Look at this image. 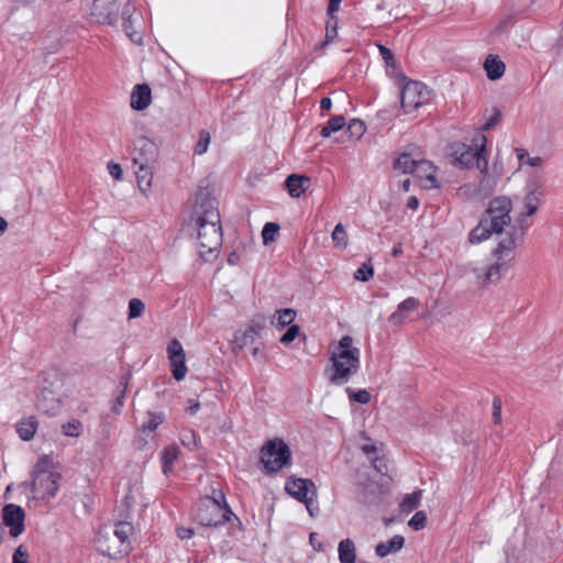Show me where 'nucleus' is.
<instances>
[{
	"label": "nucleus",
	"mask_w": 563,
	"mask_h": 563,
	"mask_svg": "<svg viewBox=\"0 0 563 563\" xmlns=\"http://www.w3.org/2000/svg\"><path fill=\"white\" fill-rule=\"evenodd\" d=\"M12 563H30L27 549L23 545H19L12 555Z\"/></svg>",
	"instance_id": "48"
},
{
	"label": "nucleus",
	"mask_w": 563,
	"mask_h": 563,
	"mask_svg": "<svg viewBox=\"0 0 563 563\" xmlns=\"http://www.w3.org/2000/svg\"><path fill=\"white\" fill-rule=\"evenodd\" d=\"M383 446L382 443L367 439L360 448L368 459H373L383 450Z\"/></svg>",
	"instance_id": "40"
},
{
	"label": "nucleus",
	"mask_w": 563,
	"mask_h": 563,
	"mask_svg": "<svg viewBox=\"0 0 563 563\" xmlns=\"http://www.w3.org/2000/svg\"><path fill=\"white\" fill-rule=\"evenodd\" d=\"M512 200L508 196H497L489 200L478 224L468 233L471 244H479L493 234L499 235L511 224Z\"/></svg>",
	"instance_id": "2"
},
{
	"label": "nucleus",
	"mask_w": 563,
	"mask_h": 563,
	"mask_svg": "<svg viewBox=\"0 0 563 563\" xmlns=\"http://www.w3.org/2000/svg\"><path fill=\"white\" fill-rule=\"evenodd\" d=\"M311 180L308 176L291 174L286 178L285 186L290 197L300 198L310 187Z\"/></svg>",
	"instance_id": "20"
},
{
	"label": "nucleus",
	"mask_w": 563,
	"mask_h": 563,
	"mask_svg": "<svg viewBox=\"0 0 563 563\" xmlns=\"http://www.w3.org/2000/svg\"><path fill=\"white\" fill-rule=\"evenodd\" d=\"M416 174L420 180V185L426 189L439 187L438 168L429 161H419Z\"/></svg>",
	"instance_id": "18"
},
{
	"label": "nucleus",
	"mask_w": 563,
	"mask_h": 563,
	"mask_svg": "<svg viewBox=\"0 0 563 563\" xmlns=\"http://www.w3.org/2000/svg\"><path fill=\"white\" fill-rule=\"evenodd\" d=\"M346 131L351 139L360 140L364 135L366 126L363 121L353 119L349 122Z\"/></svg>",
	"instance_id": "36"
},
{
	"label": "nucleus",
	"mask_w": 563,
	"mask_h": 563,
	"mask_svg": "<svg viewBox=\"0 0 563 563\" xmlns=\"http://www.w3.org/2000/svg\"><path fill=\"white\" fill-rule=\"evenodd\" d=\"M361 367V351L353 345L351 335H343L330 351L329 365L325 369L330 384H346Z\"/></svg>",
	"instance_id": "3"
},
{
	"label": "nucleus",
	"mask_w": 563,
	"mask_h": 563,
	"mask_svg": "<svg viewBox=\"0 0 563 563\" xmlns=\"http://www.w3.org/2000/svg\"><path fill=\"white\" fill-rule=\"evenodd\" d=\"M338 35V31L325 27V42L324 44H328L332 42Z\"/></svg>",
	"instance_id": "62"
},
{
	"label": "nucleus",
	"mask_w": 563,
	"mask_h": 563,
	"mask_svg": "<svg viewBox=\"0 0 563 563\" xmlns=\"http://www.w3.org/2000/svg\"><path fill=\"white\" fill-rule=\"evenodd\" d=\"M500 118H501L500 111L497 108H494L490 117L483 124L482 130L483 131L490 130L493 126H495L500 121Z\"/></svg>",
	"instance_id": "51"
},
{
	"label": "nucleus",
	"mask_w": 563,
	"mask_h": 563,
	"mask_svg": "<svg viewBox=\"0 0 563 563\" xmlns=\"http://www.w3.org/2000/svg\"><path fill=\"white\" fill-rule=\"evenodd\" d=\"M346 394L351 401H355L362 405H366L371 401V394L366 389H360L354 391L352 388H346Z\"/></svg>",
	"instance_id": "42"
},
{
	"label": "nucleus",
	"mask_w": 563,
	"mask_h": 563,
	"mask_svg": "<svg viewBox=\"0 0 563 563\" xmlns=\"http://www.w3.org/2000/svg\"><path fill=\"white\" fill-rule=\"evenodd\" d=\"M210 133L208 131H200L198 142L195 146V154L196 155H202L208 151L209 144H210Z\"/></svg>",
	"instance_id": "44"
},
{
	"label": "nucleus",
	"mask_w": 563,
	"mask_h": 563,
	"mask_svg": "<svg viewBox=\"0 0 563 563\" xmlns=\"http://www.w3.org/2000/svg\"><path fill=\"white\" fill-rule=\"evenodd\" d=\"M123 399H124V391H122L121 395L117 397V404L112 408V411L115 415H119L121 412V408L123 406Z\"/></svg>",
	"instance_id": "59"
},
{
	"label": "nucleus",
	"mask_w": 563,
	"mask_h": 563,
	"mask_svg": "<svg viewBox=\"0 0 563 563\" xmlns=\"http://www.w3.org/2000/svg\"><path fill=\"white\" fill-rule=\"evenodd\" d=\"M97 548L101 553L112 559H118L129 553L112 533L100 532L97 538Z\"/></svg>",
	"instance_id": "15"
},
{
	"label": "nucleus",
	"mask_w": 563,
	"mask_h": 563,
	"mask_svg": "<svg viewBox=\"0 0 563 563\" xmlns=\"http://www.w3.org/2000/svg\"><path fill=\"white\" fill-rule=\"evenodd\" d=\"M371 461H372V464H373L374 468H375L378 473H382V474H383V473H384V471H386V470H387V465H386V463H385L384 459L378 457V456H375V457L371 459Z\"/></svg>",
	"instance_id": "56"
},
{
	"label": "nucleus",
	"mask_w": 563,
	"mask_h": 563,
	"mask_svg": "<svg viewBox=\"0 0 563 563\" xmlns=\"http://www.w3.org/2000/svg\"><path fill=\"white\" fill-rule=\"evenodd\" d=\"M374 276V268L371 263H363L354 273V279L358 282H368Z\"/></svg>",
	"instance_id": "43"
},
{
	"label": "nucleus",
	"mask_w": 563,
	"mask_h": 563,
	"mask_svg": "<svg viewBox=\"0 0 563 563\" xmlns=\"http://www.w3.org/2000/svg\"><path fill=\"white\" fill-rule=\"evenodd\" d=\"M134 532V527L131 522L128 521H119L115 523L114 529L112 531V534L115 539H118L121 544L128 550V552L131 551V541L130 537Z\"/></svg>",
	"instance_id": "27"
},
{
	"label": "nucleus",
	"mask_w": 563,
	"mask_h": 563,
	"mask_svg": "<svg viewBox=\"0 0 563 563\" xmlns=\"http://www.w3.org/2000/svg\"><path fill=\"white\" fill-rule=\"evenodd\" d=\"M344 125L345 119L343 115L332 117L321 129V135L323 137H329L332 133L340 131Z\"/></svg>",
	"instance_id": "34"
},
{
	"label": "nucleus",
	"mask_w": 563,
	"mask_h": 563,
	"mask_svg": "<svg viewBox=\"0 0 563 563\" xmlns=\"http://www.w3.org/2000/svg\"><path fill=\"white\" fill-rule=\"evenodd\" d=\"M285 489L298 501L306 500L310 495H312V497L317 496L316 486L309 479L290 478L286 482Z\"/></svg>",
	"instance_id": "16"
},
{
	"label": "nucleus",
	"mask_w": 563,
	"mask_h": 563,
	"mask_svg": "<svg viewBox=\"0 0 563 563\" xmlns=\"http://www.w3.org/2000/svg\"><path fill=\"white\" fill-rule=\"evenodd\" d=\"M189 404L190 405L187 410L189 411L190 415H195L199 410L200 404L197 400H189Z\"/></svg>",
	"instance_id": "63"
},
{
	"label": "nucleus",
	"mask_w": 563,
	"mask_h": 563,
	"mask_svg": "<svg viewBox=\"0 0 563 563\" xmlns=\"http://www.w3.org/2000/svg\"><path fill=\"white\" fill-rule=\"evenodd\" d=\"M430 91L427 86L420 81L407 82L401 91V108L405 113H411L428 103Z\"/></svg>",
	"instance_id": "11"
},
{
	"label": "nucleus",
	"mask_w": 563,
	"mask_h": 563,
	"mask_svg": "<svg viewBox=\"0 0 563 563\" xmlns=\"http://www.w3.org/2000/svg\"><path fill=\"white\" fill-rule=\"evenodd\" d=\"M62 431L66 437L77 438L82 431V423L77 419H73L62 426Z\"/></svg>",
	"instance_id": "37"
},
{
	"label": "nucleus",
	"mask_w": 563,
	"mask_h": 563,
	"mask_svg": "<svg viewBox=\"0 0 563 563\" xmlns=\"http://www.w3.org/2000/svg\"><path fill=\"white\" fill-rule=\"evenodd\" d=\"M422 490L418 489L411 494H407L404 496L399 509L402 514H410L415 510L421 503Z\"/></svg>",
	"instance_id": "31"
},
{
	"label": "nucleus",
	"mask_w": 563,
	"mask_h": 563,
	"mask_svg": "<svg viewBox=\"0 0 563 563\" xmlns=\"http://www.w3.org/2000/svg\"><path fill=\"white\" fill-rule=\"evenodd\" d=\"M495 179L500 180L504 176V165L499 159H495L492 167H489Z\"/></svg>",
	"instance_id": "54"
},
{
	"label": "nucleus",
	"mask_w": 563,
	"mask_h": 563,
	"mask_svg": "<svg viewBox=\"0 0 563 563\" xmlns=\"http://www.w3.org/2000/svg\"><path fill=\"white\" fill-rule=\"evenodd\" d=\"M419 161L411 157L410 154H401L394 163V167L402 173H416Z\"/></svg>",
	"instance_id": "32"
},
{
	"label": "nucleus",
	"mask_w": 563,
	"mask_h": 563,
	"mask_svg": "<svg viewBox=\"0 0 563 563\" xmlns=\"http://www.w3.org/2000/svg\"><path fill=\"white\" fill-rule=\"evenodd\" d=\"M254 335H255L254 330L249 329L235 336V343L239 345L240 349H242L244 345L247 344L249 341H253Z\"/></svg>",
	"instance_id": "50"
},
{
	"label": "nucleus",
	"mask_w": 563,
	"mask_h": 563,
	"mask_svg": "<svg viewBox=\"0 0 563 563\" xmlns=\"http://www.w3.org/2000/svg\"><path fill=\"white\" fill-rule=\"evenodd\" d=\"M163 421L164 415L162 412H147V421L143 424L142 429L153 432Z\"/></svg>",
	"instance_id": "39"
},
{
	"label": "nucleus",
	"mask_w": 563,
	"mask_h": 563,
	"mask_svg": "<svg viewBox=\"0 0 563 563\" xmlns=\"http://www.w3.org/2000/svg\"><path fill=\"white\" fill-rule=\"evenodd\" d=\"M320 107H321L322 110H327V111L330 110L331 107H332L331 99L329 97L322 98L321 101H320Z\"/></svg>",
	"instance_id": "64"
},
{
	"label": "nucleus",
	"mask_w": 563,
	"mask_h": 563,
	"mask_svg": "<svg viewBox=\"0 0 563 563\" xmlns=\"http://www.w3.org/2000/svg\"><path fill=\"white\" fill-rule=\"evenodd\" d=\"M300 328L298 324H291L280 338V342L285 345L290 344L299 334Z\"/></svg>",
	"instance_id": "47"
},
{
	"label": "nucleus",
	"mask_w": 563,
	"mask_h": 563,
	"mask_svg": "<svg viewBox=\"0 0 563 563\" xmlns=\"http://www.w3.org/2000/svg\"><path fill=\"white\" fill-rule=\"evenodd\" d=\"M377 48H378L380 56H382L383 60L385 62L386 66L395 67L396 62H395L393 52L388 47L384 46L383 44H377Z\"/></svg>",
	"instance_id": "49"
},
{
	"label": "nucleus",
	"mask_w": 563,
	"mask_h": 563,
	"mask_svg": "<svg viewBox=\"0 0 563 563\" xmlns=\"http://www.w3.org/2000/svg\"><path fill=\"white\" fill-rule=\"evenodd\" d=\"M62 474L54 468L49 455L38 457L31 473V493L34 499L49 501L55 498L60 486Z\"/></svg>",
	"instance_id": "4"
},
{
	"label": "nucleus",
	"mask_w": 563,
	"mask_h": 563,
	"mask_svg": "<svg viewBox=\"0 0 563 563\" xmlns=\"http://www.w3.org/2000/svg\"><path fill=\"white\" fill-rule=\"evenodd\" d=\"M152 101L151 88L146 84L136 85L131 93V107L141 111L146 109Z\"/></svg>",
	"instance_id": "21"
},
{
	"label": "nucleus",
	"mask_w": 563,
	"mask_h": 563,
	"mask_svg": "<svg viewBox=\"0 0 563 563\" xmlns=\"http://www.w3.org/2000/svg\"><path fill=\"white\" fill-rule=\"evenodd\" d=\"M306 505V508L311 517H314L319 512V504L317 500V496L312 497L310 495L306 500L302 501Z\"/></svg>",
	"instance_id": "52"
},
{
	"label": "nucleus",
	"mask_w": 563,
	"mask_h": 563,
	"mask_svg": "<svg viewBox=\"0 0 563 563\" xmlns=\"http://www.w3.org/2000/svg\"><path fill=\"white\" fill-rule=\"evenodd\" d=\"M194 534H195V531L192 528L184 527V526L176 527V536L180 540H188V539L192 538Z\"/></svg>",
	"instance_id": "53"
},
{
	"label": "nucleus",
	"mask_w": 563,
	"mask_h": 563,
	"mask_svg": "<svg viewBox=\"0 0 563 563\" xmlns=\"http://www.w3.org/2000/svg\"><path fill=\"white\" fill-rule=\"evenodd\" d=\"M317 538H318V533L317 532H311L310 536H309V541H310V543H311V545L313 547L314 550L322 551V544L320 542L316 543L317 542Z\"/></svg>",
	"instance_id": "60"
},
{
	"label": "nucleus",
	"mask_w": 563,
	"mask_h": 563,
	"mask_svg": "<svg viewBox=\"0 0 563 563\" xmlns=\"http://www.w3.org/2000/svg\"><path fill=\"white\" fill-rule=\"evenodd\" d=\"M487 139L483 133H478L473 140V146L460 144L456 146L454 155V164L468 168L473 165H478V159L486 156Z\"/></svg>",
	"instance_id": "10"
},
{
	"label": "nucleus",
	"mask_w": 563,
	"mask_h": 563,
	"mask_svg": "<svg viewBox=\"0 0 563 563\" xmlns=\"http://www.w3.org/2000/svg\"><path fill=\"white\" fill-rule=\"evenodd\" d=\"M168 360L172 367L173 377L176 380H183L187 374L186 355L181 343L174 339L167 346Z\"/></svg>",
	"instance_id": "13"
},
{
	"label": "nucleus",
	"mask_w": 563,
	"mask_h": 563,
	"mask_svg": "<svg viewBox=\"0 0 563 563\" xmlns=\"http://www.w3.org/2000/svg\"><path fill=\"white\" fill-rule=\"evenodd\" d=\"M405 544V538L400 534L394 536L391 539L385 542H379L375 547V553L379 558H386L391 553H396L402 549Z\"/></svg>",
	"instance_id": "24"
},
{
	"label": "nucleus",
	"mask_w": 563,
	"mask_h": 563,
	"mask_svg": "<svg viewBox=\"0 0 563 563\" xmlns=\"http://www.w3.org/2000/svg\"><path fill=\"white\" fill-rule=\"evenodd\" d=\"M277 314V323L279 327L284 328L286 325H291L292 321L296 318V311L294 309H280L276 311Z\"/></svg>",
	"instance_id": "41"
},
{
	"label": "nucleus",
	"mask_w": 563,
	"mask_h": 563,
	"mask_svg": "<svg viewBox=\"0 0 563 563\" xmlns=\"http://www.w3.org/2000/svg\"><path fill=\"white\" fill-rule=\"evenodd\" d=\"M291 453L282 439L269 440L261 451V462L268 473H276L290 463Z\"/></svg>",
	"instance_id": "9"
},
{
	"label": "nucleus",
	"mask_w": 563,
	"mask_h": 563,
	"mask_svg": "<svg viewBox=\"0 0 563 563\" xmlns=\"http://www.w3.org/2000/svg\"><path fill=\"white\" fill-rule=\"evenodd\" d=\"M339 19L335 13H328L325 27L338 31Z\"/></svg>",
	"instance_id": "58"
},
{
	"label": "nucleus",
	"mask_w": 563,
	"mask_h": 563,
	"mask_svg": "<svg viewBox=\"0 0 563 563\" xmlns=\"http://www.w3.org/2000/svg\"><path fill=\"white\" fill-rule=\"evenodd\" d=\"M38 428V421L34 416L21 419L16 423V432L23 441H31Z\"/></svg>",
	"instance_id": "25"
},
{
	"label": "nucleus",
	"mask_w": 563,
	"mask_h": 563,
	"mask_svg": "<svg viewBox=\"0 0 563 563\" xmlns=\"http://www.w3.org/2000/svg\"><path fill=\"white\" fill-rule=\"evenodd\" d=\"M36 406L43 412L54 415L59 409V398L52 389L43 388L37 396Z\"/></svg>",
	"instance_id": "22"
},
{
	"label": "nucleus",
	"mask_w": 563,
	"mask_h": 563,
	"mask_svg": "<svg viewBox=\"0 0 563 563\" xmlns=\"http://www.w3.org/2000/svg\"><path fill=\"white\" fill-rule=\"evenodd\" d=\"M137 186L143 194H147L153 183V164H134Z\"/></svg>",
	"instance_id": "23"
},
{
	"label": "nucleus",
	"mask_w": 563,
	"mask_h": 563,
	"mask_svg": "<svg viewBox=\"0 0 563 563\" xmlns=\"http://www.w3.org/2000/svg\"><path fill=\"white\" fill-rule=\"evenodd\" d=\"M516 246L517 242L514 234H509L499 241L493 251L494 262L486 268V279L499 280L501 278L515 258Z\"/></svg>",
	"instance_id": "8"
},
{
	"label": "nucleus",
	"mask_w": 563,
	"mask_h": 563,
	"mask_svg": "<svg viewBox=\"0 0 563 563\" xmlns=\"http://www.w3.org/2000/svg\"><path fill=\"white\" fill-rule=\"evenodd\" d=\"M487 266H481L477 263H468L463 267L464 276H470L473 282L479 286H486L487 284L495 283L496 280L486 279Z\"/></svg>",
	"instance_id": "26"
},
{
	"label": "nucleus",
	"mask_w": 563,
	"mask_h": 563,
	"mask_svg": "<svg viewBox=\"0 0 563 563\" xmlns=\"http://www.w3.org/2000/svg\"><path fill=\"white\" fill-rule=\"evenodd\" d=\"M420 307L419 299L409 297L402 300L396 310L388 317V322L394 327L402 325L408 317Z\"/></svg>",
	"instance_id": "17"
},
{
	"label": "nucleus",
	"mask_w": 563,
	"mask_h": 563,
	"mask_svg": "<svg viewBox=\"0 0 563 563\" xmlns=\"http://www.w3.org/2000/svg\"><path fill=\"white\" fill-rule=\"evenodd\" d=\"M279 231V225L273 222H267L262 230V239L264 245H268L275 241Z\"/></svg>",
	"instance_id": "38"
},
{
	"label": "nucleus",
	"mask_w": 563,
	"mask_h": 563,
	"mask_svg": "<svg viewBox=\"0 0 563 563\" xmlns=\"http://www.w3.org/2000/svg\"><path fill=\"white\" fill-rule=\"evenodd\" d=\"M477 169L479 170V181H478V188L481 191H484L486 194L492 192L496 185L498 184V179H495L494 175L492 174L490 168L488 167L487 157H481L478 159Z\"/></svg>",
	"instance_id": "19"
},
{
	"label": "nucleus",
	"mask_w": 563,
	"mask_h": 563,
	"mask_svg": "<svg viewBox=\"0 0 563 563\" xmlns=\"http://www.w3.org/2000/svg\"><path fill=\"white\" fill-rule=\"evenodd\" d=\"M338 554L340 563H355L356 549L351 539H344L339 542Z\"/></svg>",
	"instance_id": "28"
},
{
	"label": "nucleus",
	"mask_w": 563,
	"mask_h": 563,
	"mask_svg": "<svg viewBox=\"0 0 563 563\" xmlns=\"http://www.w3.org/2000/svg\"><path fill=\"white\" fill-rule=\"evenodd\" d=\"M234 514L224 501L222 492H213V496L200 500L195 518L205 527H217L229 521Z\"/></svg>",
	"instance_id": "7"
},
{
	"label": "nucleus",
	"mask_w": 563,
	"mask_h": 563,
	"mask_svg": "<svg viewBox=\"0 0 563 563\" xmlns=\"http://www.w3.org/2000/svg\"><path fill=\"white\" fill-rule=\"evenodd\" d=\"M484 68L490 80L499 79L505 73V64L497 56L493 55L486 58Z\"/></svg>",
	"instance_id": "29"
},
{
	"label": "nucleus",
	"mask_w": 563,
	"mask_h": 563,
	"mask_svg": "<svg viewBox=\"0 0 563 563\" xmlns=\"http://www.w3.org/2000/svg\"><path fill=\"white\" fill-rule=\"evenodd\" d=\"M220 222V213L213 199L197 200L190 216L189 227L196 233L198 252L206 260L216 257L221 246Z\"/></svg>",
	"instance_id": "1"
},
{
	"label": "nucleus",
	"mask_w": 563,
	"mask_h": 563,
	"mask_svg": "<svg viewBox=\"0 0 563 563\" xmlns=\"http://www.w3.org/2000/svg\"><path fill=\"white\" fill-rule=\"evenodd\" d=\"M342 0H329L328 13H335L340 9Z\"/></svg>",
	"instance_id": "61"
},
{
	"label": "nucleus",
	"mask_w": 563,
	"mask_h": 563,
	"mask_svg": "<svg viewBox=\"0 0 563 563\" xmlns=\"http://www.w3.org/2000/svg\"><path fill=\"white\" fill-rule=\"evenodd\" d=\"M157 157L156 144L145 136H140L134 142L133 163L154 164Z\"/></svg>",
	"instance_id": "14"
},
{
	"label": "nucleus",
	"mask_w": 563,
	"mask_h": 563,
	"mask_svg": "<svg viewBox=\"0 0 563 563\" xmlns=\"http://www.w3.org/2000/svg\"><path fill=\"white\" fill-rule=\"evenodd\" d=\"M331 238H332V241H333V244L335 247L341 249V250L346 249L347 234H346V231H345L344 227L342 225V223H338L334 227Z\"/></svg>",
	"instance_id": "35"
},
{
	"label": "nucleus",
	"mask_w": 563,
	"mask_h": 563,
	"mask_svg": "<svg viewBox=\"0 0 563 563\" xmlns=\"http://www.w3.org/2000/svg\"><path fill=\"white\" fill-rule=\"evenodd\" d=\"M24 518L25 511L21 506L8 504L2 509V521L9 527L12 538H18L24 532Z\"/></svg>",
	"instance_id": "12"
},
{
	"label": "nucleus",
	"mask_w": 563,
	"mask_h": 563,
	"mask_svg": "<svg viewBox=\"0 0 563 563\" xmlns=\"http://www.w3.org/2000/svg\"><path fill=\"white\" fill-rule=\"evenodd\" d=\"M493 407H494V412H493L494 421L496 423H499L500 420H501V405H500V401L495 399L494 404H493Z\"/></svg>",
	"instance_id": "57"
},
{
	"label": "nucleus",
	"mask_w": 563,
	"mask_h": 563,
	"mask_svg": "<svg viewBox=\"0 0 563 563\" xmlns=\"http://www.w3.org/2000/svg\"><path fill=\"white\" fill-rule=\"evenodd\" d=\"M544 198L545 189L542 173L529 174L521 194L518 196V200L522 205L517 217V222L520 227L521 233L529 228V224L526 223L527 218L533 216L538 211V208L543 202Z\"/></svg>",
	"instance_id": "6"
},
{
	"label": "nucleus",
	"mask_w": 563,
	"mask_h": 563,
	"mask_svg": "<svg viewBox=\"0 0 563 563\" xmlns=\"http://www.w3.org/2000/svg\"><path fill=\"white\" fill-rule=\"evenodd\" d=\"M427 525V515L424 511H417L408 522V526L415 531L422 530Z\"/></svg>",
	"instance_id": "46"
},
{
	"label": "nucleus",
	"mask_w": 563,
	"mask_h": 563,
	"mask_svg": "<svg viewBox=\"0 0 563 563\" xmlns=\"http://www.w3.org/2000/svg\"><path fill=\"white\" fill-rule=\"evenodd\" d=\"M515 152L519 162V169H522L526 165L536 168L543 166L544 162L541 156H530L528 151L522 147H517Z\"/></svg>",
	"instance_id": "30"
},
{
	"label": "nucleus",
	"mask_w": 563,
	"mask_h": 563,
	"mask_svg": "<svg viewBox=\"0 0 563 563\" xmlns=\"http://www.w3.org/2000/svg\"><path fill=\"white\" fill-rule=\"evenodd\" d=\"M145 311V305L141 299L133 298L129 301V318L135 319L141 317Z\"/></svg>",
	"instance_id": "45"
},
{
	"label": "nucleus",
	"mask_w": 563,
	"mask_h": 563,
	"mask_svg": "<svg viewBox=\"0 0 563 563\" xmlns=\"http://www.w3.org/2000/svg\"><path fill=\"white\" fill-rule=\"evenodd\" d=\"M91 15L100 24L114 25L118 18H122V27L126 35L133 41L139 42L140 36L131 31L132 12L130 0H93Z\"/></svg>",
	"instance_id": "5"
},
{
	"label": "nucleus",
	"mask_w": 563,
	"mask_h": 563,
	"mask_svg": "<svg viewBox=\"0 0 563 563\" xmlns=\"http://www.w3.org/2000/svg\"><path fill=\"white\" fill-rule=\"evenodd\" d=\"M108 170L109 174L117 180L121 179L122 177V168L119 164L110 162L108 164Z\"/></svg>",
	"instance_id": "55"
},
{
	"label": "nucleus",
	"mask_w": 563,
	"mask_h": 563,
	"mask_svg": "<svg viewBox=\"0 0 563 563\" xmlns=\"http://www.w3.org/2000/svg\"><path fill=\"white\" fill-rule=\"evenodd\" d=\"M179 450L176 445H168L162 453L163 472L168 474L172 472L174 462L178 457Z\"/></svg>",
	"instance_id": "33"
}]
</instances>
